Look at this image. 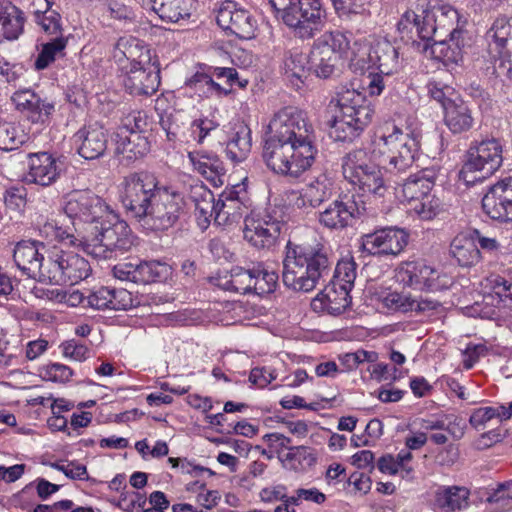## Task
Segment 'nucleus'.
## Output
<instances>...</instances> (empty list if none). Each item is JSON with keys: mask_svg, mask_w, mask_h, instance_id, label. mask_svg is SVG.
<instances>
[{"mask_svg": "<svg viewBox=\"0 0 512 512\" xmlns=\"http://www.w3.org/2000/svg\"><path fill=\"white\" fill-rule=\"evenodd\" d=\"M314 137L313 125L303 111L292 106L280 109L267 126L266 165L277 174L299 177L315 159Z\"/></svg>", "mask_w": 512, "mask_h": 512, "instance_id": "nucleus-1", "label": "nucleus"}, {"mask_svg": "<svg viewBox=\"0 0 512 512\" xmlns=\"http://www.w3.org/2000/svg\"><path fill=\"white\" fill-rule=\"evenodd\" d=\"M332 261L321 244L302 245L288 241L283 258L282 279L294 291L309 292L331 276Z\"/></svg>", "mask_w": 512, "mask_h": 512, "instance_id": "nucleus-2", "label": "nucleus"}, {"mask_svg": "<svg viewBox=\"0 0 512 512\" xmlns=\"http://www.w3.org/2000/svg\"><path fill=\"white\" fill-rule=\"evenodd\" d=\"M420 132L414 119L406 120L405 130L393 121L380 124L371 141V153L380 158L385 169L392 174H401L412 167L419 148Z\"/></svg>", "mask_w": 512, "mask_h": 512, "instance_id": "nucleus-3", "label": "nucleus"}, {"mask_svg": "<svg viewBox=\"0 0 512 512\" xmlns=\"http://www.w3.org/2000/svg\"><path fill=\"white\" fill-rule=\"evenodd\" d=\"M328 111L333 113L331 136L336 141L351 142L372 121L374 110L362 93L342 87L330 100Z\"/></svg>", "mask_w": 512, "mask_h": 512, "instance_id": "nucleus-4", "label": "nucleus"}, {"mask_svg": "<svg viewBox=\"0 0 512 512\" xmlns=\"http://www.w3.org/2000/svg\"><path fill=\"white\" fill-rule=\"evenodd\" d=\"M437 24L438 38L430 45L431 56L448 66L463 58L462 30L458 29L459 14L450 5L432 7Z\"/></svg>", "mask_w": 512, "mask_h": 512, "instance_id": "nucleus-5", "label": "nucleus"}, {"mask_svg": "<svg viewBox=\"0 0 512 512\" xmlns=\"http://www.w3.org/2000/svg\"><path fill=\"white\" fill-rule=\"evenodd\" d=\"M86 239V252L97 259L117 257L133 245L129 226L114 211Z\"/></svg>", "mask_w": 512, "mask_h": 512, "instance_id": "nucleus-6", "label": "nucleus"}, {"mask_svg": "<svg viewBox=\"0 0 512 512\" xmlns=\"http://www.w3.org/2000/svg\"><path fill=\"white\" fill-rule=\"evenodd\" d=\"M283 22L302 39L313 38L324 26V11L319 0H269Z\"/></svg>", "mask_w": 512, "mask_h": 512, "instance_id": "nucleus-7", "label": "nucleus"}, {"mask_svg": "<svg viewBox=\"0 0 512 512\" xmlns=\"http://www.w3.org/2000/svg\"><path fill=\"white\" fill-rule=\"evenodd\" d=\"M65 214L73 226L80 227L87 235L93 232L113 212V209L100 196L89 190H78L66 196Z\"/></svg>", "mask_w": 512, "mask_h": 512, "instance_id": "nucleus-8", "label": "nucleus"}, {"mask_svg": "<svg viewBox=\"0 0 512 512\" xmlns=\"http://www.w3.org/2000/svg\"><path fill=\"white\" fill-rule=\"evenodd\" d=\"M502 153V145L495 138L471 145L460 171V178L467 184H472L491 176L502 165Z\"/></svg>", "mask_w": 512, "mask_h": 512, "instance_id": "nucleus-9", "label": "nucleus"}, {"mask_svg": "<svg viewBox=\"0 0 512 512\" xmlns=\"http://www.w3.org/2000/svg\"><path fill=\"white\" fill-rule=\"evenodd\" d=\"M122 203L127 211L138 221L155 200L156 193L162 189L157 177L150 172L130 173L123 181Z\"/></svg>", "mask_w": 512, "mask_h": 512, "instance_id": "nucleus-10", "label": "nucleus"}, {"mask_svg": "<svg viewBox=\"0 0 512 512\" xmlns=\"http://www.w3.org/2000/svg\"><path fill=\"white\" fill-rule=\"evenodd\" d=\"M349 48L350 40L344 32L336 30L322 34L314 42L309 56V62L316 75L324 79L333 75Z\"/></svg>", "mask_w": 512, "mask_h": 512, "instance_id": "nucleus-11", "label": "nucleus"}, {"mask_svg": "<svg viewBox=\"0 0 512 512\" xmlns=\"http://www.w3.org/2000/svg\"><path fill=\"white\" fill-rule=\"evenodd\" d=\"M184 196L170 188L163 187L156 193L155 200L139 221L152 231H164L173 227L185 213Z\"/></svg>", "mask_w": 512, "mask_h": 512, "instance_id": "nucleus-12", "label": "nucleus"}, {"mask_svg": "<svg viewBox=\"0 0 512 512\" xmlns=\"http://www.w3.org/2000/svg\"><path fill=\"white\" fill-rule=\"evenodd\" d=\"M46 283L75 285L91 274L89 262L81 255L63 251L57 247L49 249Z\"/></svg>", "mask_w": 512, "mask_h": 512, "instance_id": "nucleus-13", "label": "nucleus"}, {"mask_svg": "<svg viewBox=\"0 0 512 512\" xmlns=\"http://www.w3.org/2000/svg\"><path fill=\"white\" fill-rule=\"evenodd\" d=\"M488 51L494 59L493 71L512 81V18H497L486 33Z\"/></svg>", "mask_w": 512, "mask_h": 512, "instance_id": "nucleus-14", "label": "nucleus"}, {"mask_svg": "<svg viewBox=\"0 0 512 512\" xmlns=\"http://www.w3.org/2000/svg\"><path fill=\"white\" fill-rule=\"evenodd\" d=\"M48 252L45 246L37 241L22 240L13 250V260L17 268L29 278L46 283L48 271Z\"/></svg>", "mask_w": 512, "mask_h": 512, "instance_id": "nucleus-15", "label": "nucleus"}, {"mask_svg": "<svg viewBox=\"0 0 512 512\" xmlns=\"http://www.w3.org/2000/svg\"><path fill=\"white\" fill-rule=\"evenodd\" d=\"M396 281L417 289L437 291L449 286V279L423 261L400 264L395 273Z\"/></svg>", "mask_w": 512, "mask_h": 512, "instance_id": "nucleus-16", "label": "nucleus"}, {"mask_svg": "<svg viewBox=\"0 0 512 512\" xmlns=\"http://www.w3.org/2000/svg\"><path fill=\"white\" fill-rule=\"evenodd\" d=\"M217 24L241 39H251L255 35L257 22L249 11L227 0L221 4L216 16Z\"/></svg>", "mask_w": 512, "mask_h": 512, "instance_id": "nucleus-17", "label": "nucleus"}, {"mask_svg": "<svg viewBox=\"0 0 512 512\" xmlns=\"http://www.w3.org/2000/svg\"><path fill=\"white\" fill-rule=\"evenodd\" d=\"M484 213L500 223L512 222V177L491 186L482 198Z\"/></svg>", "mask_w": 512, "mask_h": 512, "instance_id": "nucleus-18", "label": "nucleus"}, {"mask_svg": "<svg viewBox=\"0 0 512 512\" xmlns=\"http://www.w3.org/2000/svg\"><path fill=\"white\" fill-rule=\"evenodd\" d=\"M364 210V207L358 206L354 196L344 195L321 211L318 215V221L329 230L339 231L351 226Z\"/></svg>", "mask_w": 512, "mask_h": 512, "instance_id": "nucleus-19", "label": "nucleus"}, {"mask_svg": "<svg viewBox=\"0 0 512 512\" xmlns=\"http://www.w3.org/2000/svg\"><path fill=\"white\" fill-rule=\"evenodd\" d=\"M362 249L370 255L400 254L408 244V234L398 228H383L362 236Z\"/></svg>", "mask_w": 512, "mask_h": 512, "instance_id": "nucleus-20", "label": "nucleus"}, {"mask_svg": "<svg viewBox=\"0 0 512 512\" xmlns=\"http://www.w3.org/2000/svg\"><path fill=\"white\" fill-rule=\"evenodd\" d=\"M15 109L32 124H46L55 110L53 102L31 89L17 90L11 96Z\"/></svg>", "mask_w": 512, "mask_h": 512, "instance_id": "nucleus-21", "label": "nucleus"}, {"mask_svg": "<svg viewBox=\"0 0 512 512\" xmlns=\"http://www.w3.org/2000/svg\"><path fill=\"white\" fill-rule=\"evenodd\" d=\"M159 85L160 71L151 62L138 66L133 64L124 79V87L131 95H152L158 90Z\"/></svg>", "mask_w": 512, "mask_h": 512, "instance_id": "nucleus-22", "label": "nucleus"}, {"mask_svg": "<svg viewBox=\"0 0 512 512\" xmlns=\"http://www.w3.org/2000/svg\"><path fill=\"white\" fill-rule=\"evenodd\" d=\"M112 140L115 144V154L121 162H131L145 156L150 149L147 138L137 131H129L126 128H117Z\"/></svg>", "mask_w": 512, "mask_h": 512, "instance_id": "nucleus-23", "label": "nucleus"}, {"mask_svg": "<svg viewBox=\"0 0 512 512\" xmlns=\"http://www.w3.org/2000/svg\"><path fill=\"white\" fill-rule=\"evenodd\" d=\"M59 175L57 161L51 154L47 152L28 154L26 182L46 187L56 182Z\"/></svg>", "mask_w": 512, "mask_h": 512, "instance_id": "nucleus-24", "label": "nucleus"}, {"mask_svg": "<svg viewBox=\"0 0 512 512\" xmlns=\"http://www.w3.org/2000/svg\"><path fill=\"white\" fill-rule=\"evenodd\" d=\"M74 139L80 143L78 153L85 159L101 157L107 149L108 134L106 129L95 123L80 129Z\"/></svg>", "mask_w": 512, "mask_h": 512, "instance_id": "nucleus-25", "label": "nucleus"}, {"mask_svg": "<svg viewBox=\"0 0 512 512\" xmlns=\"http://www.w3.org/2000/svg\"><path fill=\"white\" fill-rule=\"evenodd\" d=\"M87 307L94 309L127 310L133 307L132 294L126 289L100 287L87 296Z\"/></svg>", "mask_w": 512, "mask_h": 512, "instance_id": "nucleus-26", "label": "nucleus"}, {"mask_svg": "<svg viewBox=\"0 0 512 512\" xmlns=\"http://www.w3.org/2000/svg\"><path fill=\"white\" fill-rule=\"evenodd\" d=\"M214 223L218 226H231L238 223L247 207L235 189L223 191L216 202Z\"/></svg>", "mask_w": 512, "mask_h": 512, "instance_id": "nucleus-27", "label": "nucleus"}, {"mask_svg": "<svg viewBox=\"0 0 512 512\" xmlns=\"http://www.w3.org/2000/svg\"><path fill=\"white\" fill-rule=\"evenodd\" d=\"M371 57L372 66L377 67L386 77L400 70L398 49L386 38L377 37L372 40Z\"/></svg>", "mask_w": 512, "mask_h": 512, "instance_id": "nucleus-28", "label": "nucleus"}, {"mask_svg": "<svg viewBox=\"0 0 512 512\" xmlns=\"http://www.w3.org/2000/svg\"><path fill=\"white\" fill-rule=\"evenodd\" d=\"M400 25L410 32L415 30L418 37L427 43L438 38L437 24L435 21L433 9H422L420 13L416 11H407L403 15Z\"/></svg>", "mask_w": 512, "mask_h": 512, "instance_id": "nucleus-29", "label": "nucleus"}, {"mask_svg": "<svg viewBox=\"0 0 512 512\" xmlns=\"http://www.w3.org/2000/svg\"><path fill=\"white\" fill-rule=\"evenodd\" d=\"M350 291L351 290L331 281L317 295L312 304L314 307H317V303L319 302L320 309L332 315H339L344 312L351 303Z\"/></svg>", "mask_w": 512, "mask_h": 512, "instance_id": "nucleus-30", "label": "nucleus"}, {"mask_svg": "<svg viewBox=\"0 0 512 512\" xmlns=\"http://www.w3.org/2000/svg\"><path fill=\"white\" fill-rule=\"evenodd\" d=\"M444 123L453 134L469 131L474 125L472 110L463 101L448 99L443 103Z\"/></svg>", "mask_w": 512, "mask_h": 512, "instance_id": "nucleus-31", "label": "nucleus"}, {"mask_svg": "<svg viewBox=\"0 0 512 512\" xmlns=\"http://www.w3.org/2000/svg\"><path fill=\"white\" fill-rule=\"evenodd\" d=\"M190 199L194 203L195 216L201 229H206L215 219L216 202L213 192L203 184L192 186Z\"/></svg>", "mask_w": 512, "mask_h": 512, "instance_id": "nucleus-32", "label": "nucleus"}, {"mask_svg": "<svg viewBox=\"0 0 512 512\" xmlns=\"http://www.w3.org/2000/svg\"><path fill=\"white\" fill-rule=\"evenodd\" d=\"M113 57L118 62L124 59L133 64L145 65L150 62L149 49L143 44V41L132 36H125L118 39L114 46Z\"/></svg>", "mask_w": 512, "mask_h": 512, "instance_id": "nucleus-33", "label": "nucleus"}, {"mask_svg": "<svg viewBox=\"0 0 512 512\" xmlns=\"http://www.w3.org/2000/svg\"><path fill=\"white\" fill-rule=\"evenodd\" d=\"M158 264L155 262H126L113 267V275L121 281L136 284H147L155 281L158 273L155 272Z\"/></svg>", "mask_w": 512, "mask_h": 512, "instance_id": "nucleus-34", "label": "nucleus"}, {"mask_svg": "<svg viewBox=\"0 0 512 512\" xmlns=\"http://www.w3.org/2000/svg\"><path fill=\"white\" fill-rule=\"evenodd\" d=\"M436 173L432 169H423L402 184V196L409 203L431 194L435 184Z\"/></svg>", "mask_w": 512, "mask_h": 512, "instance_id": "nucleus-35", "label": "nucleus"}, {"mask_svg": "<svg viewBox=\"0 0 512 512\" xmlns=\"http://www.w3.org/2000/svg\"><path fill=\"white\" fill-rule=\"evenodd\" d=\"M188 158L199 174L215 184L221 182L220 177L226 173L223 162L214 153L192 151L188 153Z\"/></svg>", "mask_w": 512, "mask_h": 512, "instance_id": "nucleus-36", "label": "nucleus"}, {"mask_svg": "<svg viewBox=\"0 0 512 512\" xmlns=\"http://www.w3.org/2000/svg\"><path fill=\"white\" fill-rule=\"evenodd\" d=\"M450 254L462 267L474 266L481 258L476 238L467 234H459L452 240Z\"/></svg>", "mask_w": 512, "mask_h": 512, "instance_id": "nucleus-37", "label": "nucleus"}, {"mask_svg": "<svg viewBox=\"0 0 512 512\" xmlns=\"http://www.w3.org/2000/svg\"><path fill=\"white\" fill-rule=\"evenodd\" d=\"M469 492L462 487H440L435 493L434 505L441 512H454L466 507Z\"/></svg>", "mask_w": 512, "mask_h": 512, "instance_id": "nucleus-38", "label": "nucleus"}, {"mask_svg": "<svg viewBox=\"0 0 512 512\" xmlns=\"http://www.w3.org/2000/svg\"><path fill=\"white\" fill-rule=\"evenodd\" d=\"M251 149V131L244 123H238L227 142L226 154L234 162L243 161Z\"/></svg>", "mask_w": 512, "mask_h": 512, "instance_id": "nucleus-39", "label": "nucleus"}, {"mask_svg": "<svg viewBox=\"0 0 512 512\" xmlns=\"http://www.w3.org/2000/svg\"><path fill=\"white\" fill-rule=\"evenodd\" d=\"M283 466L294 471H305L316 463V455L306 446H293L286 453L279 452Z\"/></svg>", "mask_w": 512, "mask_h": 512, "instance_id": "nucleus-40", "label": "nucleus"}, {"mask_svg": "<svg viewBox=\"0 0 512 512\" xmlns=\"http://www.w3.org/2000/svg\"><path fill=\"white\" fill-rule=\"evenodd\" d=\"M353 185L359 186L363 192L382 197L387 191V186L383 178L382 171L378 165L369 166L364 172L356 178L348 180Z\"/></svg>", "mask_w": 512, "mask_h": 512, "instance_id": "nucleus-41", "label": "nucleus"}, {"mask_svg": "<svg viewBox=\"0 0 512 512\" xmlns=\"http://www.w3.org/2000/svg\"><path fill=\"white\" fill-rule=\"evenodd\" d=\"M244 239L257 249H271L277 242L281 231L276 226L270 228L255 227L254 223L245 224L243 229Z\"/></svg>", "mask_w": 512, "mask_h": 512, "instance_id": "nucleus-42", "label": "nucleus"}, {"mask_svg": "<svg viewBox=\"0 0 512 512\" xmlns=\"http://www.w3.org/2000/svg\"><path fill=\"white\" fill-rule=\"evenodd\" d=\"M254 223L255 227L270 228L276 226L277 231H282L284 226V213L282 208L269 205L263 209H254L244 219L245 224Z\"/></svg>", "mask_w": 512, "mask_h": 512, "instance_id": "nucleus-43", "label": "nucleus"}, {"mask_svg": "<svg viewBox=\"0 0 512 512\" xmlns=\"http://www.w3.org/2000/svg\"><path fill=\"white\" fill-rule=\"evenodd\" d=\"M187 0H155L153 10L163 21L177 23L190 16Z\"/></svg>", "mask_w": 512, "mask_h": 512, "instance_id": "nucleus-44", "label": "nucleus"}, {"mask_svg": "<svg viewBox=\"0 0 512 512\" xmlns=\"http://www.w3.org/2000/svg\"><path fill=\"white\" fill-rule=\"evenodd\" d=\"M375 165L370 162L368 153L364 149H355L347 153L342 158V173L345 179L350 180L356 178L368 169L369 166Z\"/></svg>", "mask_w": 512, "mask_h": 512, "instance_id": "nucleus-45", "label": "nucleus"}, {"mask_svg": "<svg viewBox=\"0 0 512 512\" xmlns=\"http://www.w3.org/2000/svg\"><path fill=\"white\" fill-rule=\"evenodd\" d=\"M306 198L312 207L319 206L328 200L333 193V181L326 174H321L306 187Z\"/></svg>", "mask_w": 512, "mask_h": 512, "instance_id": "nucleus-46", "label": "nucleus"}, {"mask_svg": "<svg viewBox=\"0 0 512 512\" xmlns=\"http://www.w3.org/2000/svg\"><path fill=\"white\" fill-rule=\"evenodd\" d=\"M67 46V39L63 36H56L51 41L42 44V49L38 54L34 66L37 70L47 68L55 59L64 55Z\"/></svg>", "mask_w": 512, "mask_h": 512, "instance_id": "nucleus-47", "label": "nucleus"}, {"mask_svg": "<svg viewBox=\"0 0 512 512\" xmlns=\"http://www.w3.org/2000/svg\"><path fill=\"white\" fill-rule=\"evenodd\" d=\"M185 86L194 91L199 97H209L213 94H227L222 87L206 73L197 72L186 80Z\"/></svg>", "mask_w": 512, "mask_h": 512, "instance_id": "nucleus-48", "label": "nucleus"}, {"mask_svg": "<svg viewBox=\"0 0 512 512\" xmlns=\"http://www.w3.org/2000/svg\"><path fill=\"white\" fill-rule=\"evenodd\" d=\"M259 272L260 270H254V265L248 269L236 267L232 270L231 278L225 288L240 294L253 292L255 273L259 274Z\"/></svg>", "mask_w": 512, "mask_h": 512, "instance_id": "nucleus-49", "label": "nucleus"}, {"mask_svg": "<svg viewBox=\"0 0 512 512\" xmlns=\"http://www.w3.org/2000/svg\"><path fill=\"white\" fill-rule=\"evenodd\" d=\"M372 41L368 44L366 41H355L350 45L349 51L344 58L350 61V66L355 70L364 71L372 66Z\"/></svg>", "mask_w": 512, "mask_h": 512, "instance_id": "nucleus-50", "label": "nucleus"}, {"mask_svg": "<svg viewBox=\"0 0 512 512\" xmlns=\"http://www.w3.org/2000/svg\"><path fill=\"white\" fill-rule=\"evenodd\" d=\"M46 1V9L44 11L36 10L34 12L35 22L48 35L62 36V25L60 14L51 8L49 0Z\"/></svg>", "mask_w": 512, "mask_h": 512, "instance_id": "nucleus-51", "label": "nucleus"}, {"mask_svg": "<svg viewBox=\"0 0 512 512\" xmlns=\"http://www.w3.org/2000/svg\"><path fill=\"white\" fill-rule=\"evenodd\" d=\"M26 140L27 135L19 126L11 122L0 123V150H15Z\"/></svg>", "mask_w": 512, "mask_h": 512, "instance_id": "nucleus-52", "label": "nucleus"}, {"mask_svg": "<svg viewBox=\"0 0 512 512\" xmlns=\"http://www.w3.org/2000/svg\"><path fill=\"white\" fill-rule=\"evenodd\" d=\"M24 22L23 12L16 7L14 12H10L9 16L6 15L5 18L1 19L0 39L10 41L17 39L23 32Z\"/></svg>", "mask_w": 512, "mask_h": 512, "instance_id": "nucleus-53", "label": "nucleus"}, {"mask_svg": "<svg viewBox=\"0 0 512 512\" xmlns=\"http://www.w3.org/2000/svg\"><path fill=\"white\" fill-rule=\"evenodd\" d=\"M487 502L492 512H505L512 508V482L498 485L488 496Z\"/></svg>", "mask_w": 512, "mask_h": 512, "instance_id": "nucleus-54", "label": "nucleus"}, {"mask_svg": "<svg viewBox=\"0 0 512 512\" xmlns=\"http://www.w3.org/2000/svg\"><path fill=\"white\" fill-rule=\"evenodd\" d=\"M254 270H260V272L259 275L255 273L253 292L257 295L272 293L277 285L278 274L274 271H268L262 263L255 264Z\"/></svg>", "mask_w": 512, "mask_h": 512, "instance_id": "nucleus-55", "label": "nucleus"}, {"mask_svg": "<svg viewBox=\"0 0 512 512\" xmlns=\"http://www.w3.org/2000/svg\"><path fill=\"white\" fill-rule=\"evenodd\" d=\"M356 263L352 258L342 259L336 265L333 282L351 290L356 279Z\"/></svg>", "mask_w": 512, "mask_h": 512, "instance_id": "nucleus-56", "label": "nucleus"}, {"mask_svg": "<svg viewBox=\"0 0 512 512\" xmlns=\"http://www.w3.org/2000/svg\"><path fill=\"white\" fill-rule=\"evenodd\" d=\"M410 211L415 213L422 220H430L434 218L439 209V201L430 194L421 199H417L409 203Z\"/></svg>", "mask_w": 512, "mask_h": 512, "instance_id": "nucleus-57", "label": "nucleus"}, {"mask_svg": "<svg viewBox=\"0 0 512 512\" xmlns=\"http://www.w3.org/2000/svg\"><path fill=\"white\" fill-rule=\"evenodd\" d=\"M308 59L302 53H290L284 60V70L288 77L296 78L303 82L306 77V65Z\"/></svg>", "mask_w": 512, "mask_h": 512, "instance_id": "nucleus-58", "label": "nucleus"}, {"mask_svg": "<svg viewBox=\"0 0 512 512\" xmlns=\"http://www.w3.org/2000/svg\"><path fill=\"white\" fill-rule=\"evenodd\" d=\"M369 0H336L333 3L339 17L350 18L352 15L367 13Z\"/></svg>", "mask_w": 512, "mask_h": 512, "instance_id": "nucleus-59", "label": "nucleus"}, {"mask_svg": "<svg viewBox=\"0 0 512 512\" xmlns=\"http://www.w3.org/2000/svg\"><path fill=\"white\" fill-rule=\"evenodd\" d=\"M383 307L388 310L409 312L411 310V296L396 291L385 293L380 296Z\"/></svg>", "mask_w": 512, "mask_h": 512, "instance_id": "nucleus-60", "label": "nucleus"}, {"mask_svg": "<svg viewBox=\"0 0 512 512\" xmlns=\"http://www.w3.org/2000/svg\"><path fill=\"white\" fill-rule=\"evenodd\" d=\"M498 418L501 421L500 405L497 407H480L470 415L469 422L476 428H484L490 420Z\"/></svg>", "mask_w": 512, "mask_h": 512, "instance_id": "nucleus-61", "label": "nucleus"}, {"mask_svg": "<svg viewBox=\"0 0 512 512\" xmlns=\"http://www.w3.org/2000/svg\"><path fill=\"white\" fill-rule=\"evenodd\" d=\"M217 126L218 123L208 117L195 119L191 123V135L197 143L202 144L206 136Z\"/></svg>", "mask_w": 512, "mask_h": 512, "instance_id": "nucleus-62", "label": "nucleus"}, {"mask_svg": "<svg viewBox=\"0 0 512 512\" xmlns=\"http://www.w3.org/2000/svg\"><path fill=\"white\" fill-rule=\"evenodd\" d=\"M76 234L69 233L66 230H59L56 234L60 242L65 245L82 248L86 252L88 240L87 234L78 226L74 227Z\"/></svg>", "mask_w": 512, "mask_h": 512, "instance_id": "nucleus-63", "label": "nucleus"}, {"mask_svg": "<svg viewBox=\"0 0 512 512\" xmlns=\"http://www.w3.org/2000/svg\"><path fill=\"white\" fill-rule=\"evenodd\" d=\"M72 375V369L64 364L52 363L44 368V378L49 381L67 382Z\"/></svg>", "mask_w": 512, "mask_h": 512, "instance_id": "nucleus-64", "label": "nucleus"}]
</instances>
